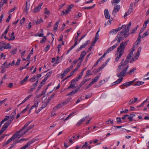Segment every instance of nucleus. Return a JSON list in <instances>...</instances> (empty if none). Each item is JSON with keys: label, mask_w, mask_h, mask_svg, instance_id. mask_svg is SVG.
Returning <instances> with one entry per match:
<instances>
[{"label": "nucleus", "mask_w": 149, "mask_h": 149, "mask_svg": "<svg viewBox=\"0 0 149 149\" xmlns=\"http://www.w3.org/2000/svg\"><path fill=\"white\" fill-rule=\"evenodd\" d=\"M136 70V68H134L133 69L130 70L129 72H127V74H132L134 73V71Z\"/></svg>", "instance_id": "f704fd0d"}, {"label": "nucleus", "mask_w": 149, "mask_h": 149, "mask_svg": "<svg viewBox=\"0 0 149 149\" xmlns=\"http://www.w3.org/2000/svg\"><path fill=\"white\" fill-rule=\"evenodd\" d=\"M46 39V36H44L43 37V38H42V40H40V42L41 43L45 42Z\"/></svg>", "instance_id": "de8ad7c7"}, {"label": "nucleus", "mask_w": 149, "mask_h": 149, "mask_svg": "<svg viewBox=\"0 0 149 149\" xmlns=\"http://www.w3.org/2000/svg\"><path fill=\"white\" fill-rule=\"evenodd\" d=\"M7 0H1L0 2V6L1 7L4 4H6L7 3Z\"/></svg>", "instance_id": "c9c22d12"}, {"label": "nucleus", "mask_w": 149, "mask_h": 149, "mask_svg": "<svg viewBox=\"0 0 149 149\" xmlns=\"http://www.w3.org/2000/svg\"><path fill=\"white\" fill-rule=\"evenodd\" d=\"M59 21L60 20H58L57 22H56L54 25V27H57V28H58V24L59 23Z\"/></svg>", "instance_id": "e2e57ef3"}, {"label": "nucleus", "mask_w": 149, "mask_h": 149, "mask_svg": "<svg viewBox=\"0 0 149 149\" xmlns=\"http://www.w3.org/2000/svg\"><path fill=\"white\" fill-rule=\"evenodd\" d=\"M87 146H88V142H86L85 143L84 145L81 147V149L83 148H86V149H87Z\"/></svg>", "instance_id": "09e8293b"}, {"label": "nucleus", "mask_w": 149, "mask_h": 149, "mask_svg": "<svg viewBox=\"0 0 149 149\" xmlns=\"http://www.w3.org/2000/svg\"><path fill=\"white\" fill-rule=\"evenodd\" d=\"M134 50L135 49L134 47L132 49V50H131L130 52L128 54V56L127 57V58L125 61V62L126 63H129V59L131 58L132 55L133 54Z\"/></svg>", "instance_id": "9d476101"}, {"label": "nucleus", "mask_w": 149, "mask_h": 149, "mask_svg": "<svg viewBox=\"0 0 149 149\" xmlns=\"http://www.w3.org/2000/svg\"><path fill=\"white\" fill-rule=\"evenodd\" d=\"M124 28H123L121 31L119 32L118 33V35H123L126 36V37H127L129 35L130 33H128L129 31V29L127 27V25H125Z\"/></svg>", "instance_id": "7ed1b4c3"}, {"label": "nucleus", "mask_w": 149, "mask_h": 149, "mask_svg": "<svg viewBox=\"0 0 149 149\" xmlns=\"http://www.w3.org/2000/svg\"><path fill=\"white\" fill-rule=\"evenodd\" d=\"M147 99L146 100H144L141 104L138 106V107H142L144 104L146 103L147 100Z\"/></svg>", "instance_id": "864d4df0"}, {"label": "nucleus", "mask_w": 149, "mask_h": 149, "mask_svg": "<svg viewBox=\"0 0 149 149\" xmlns=\"http://www.w3.org/2000/svg\"><path fill=\"white\" fill-rule=\"evenodd\" d=\"M7 63V61H6L3 64V65L1 66L2 69H5L6 68V67H5V66H6V64Z\"/></svg>", "instance_id": "5fc2aeb1"}, {"label": "nucleus", "mask_w": 149, "mask_h": 149, "mask_svg": "<svg viewBox=\"0 0 149 149\" xmlns=\"http://www.w3.org/2000/svg\"><path fill=\"white\" fill-rule=\"evenodd\" d=\"M38 140V139L36 138H34L32 139V140L29 141L25 145L23 146L19 149H25L27 148L29 146H30V145L32 144V143H34L35 141H37Z\"/></svg>", "instance_id": "6e6552de"}, {"label": "nucleus", "mask_w": 149, "mask_h": 149, "mask_svg": "<svg viewBox=\"0 0 149 149\" xmlns=\"http://www.w3.org/2000/svg\"><path fill=\"white\" fill-rule=\"evenodd\" d=\"M17 51V48H15L14 49H13V50H12L11 52V54L14 55L15 54Z\"/></svg>", "instance_id": "8fccbe9b"}, {"label": "nucleus", "mask_w": 149, "mask_h": 149, "mask_svg": "<svg viewBox=\"0 0 149 149\" xmlns=\"http://www.w3.org/2000/svg\"><path fill=\"white\" fill-rule=\"evenodd\" d=\"M14 32L13 31L11 34V36H10L12 37L10 38H9L8 39V40L9 41L10 40H13L15 39V36H14Z\"/></svg>", "instance_id": "bb28decb"}, {"label": "nucleus", "mask_w": 149, "mask_h": 149, "mask_svg": "<svg viewBox=\"0 0 149 149\" xmlns=\"http://www.w3.org/2000/svg\"><path fill=\"white\" fill-rule=\"evenodd\" d=\"M92 74H91V70H88L87 71L86 74L85 75L84 78H85L88 77L89 75H91Z\"/></svg>", "instance_id": "4c0bfd02"}, {"label": "nucleus", "mask_w": 149, "mask_h": 149, "mask_svg": "<svg viewBox=\"0 0 149 149\" xmlns=\"http://www.w3.org/2000/svg\"><path fill=\"white\" fill-rule=\"evenodd\" d=\"M32 121H30L26 123L21 129L16 132L15 134H16L17 135V137L19 136L20 137L23 136L27 132L26 130H24V129L29 125Z\"/></svg>", "instance_id": "f03ea898"}, {"label": "nucleus", "mask_w": 149, "mask_h": 149, "mask_svg": "<svg viewBox=\"0 0 149 149\" xmlns=\"http://www.w3.org/2000/svg\"><path fill=\"white\" fill-rule=\"evenodd\" d=\"M17 137V135L16 134H14L12 137L9 139L6 142L8 144L13 139H15Z\"/></svg>", "instance_id": "aec40b11"}, {"label": "nucleus", "mask_w": 149, "mask_h": 149, "mask_svg": "<svg viewBox=\"0 0 149 149\" xmlns=\"http://www.w3.org/2000/svg\"><path fill=\"white\" fill-rule=\"evenodd\" d=\"M127 63H126L125 62V63H123L121 65H120L118 66L117 69V71L118 72H120V70L123 69L124 70V68H126V67L127 66H126V64Z\"/></svg>", "instance_id": "f8f14e48"}, {"label": "nucleus", "mask_w": 149, "mask_h": 149, "mask_svg": "<svg viewBox=\"0 0 149 149\" xmlns=\"http://www.w3.org/2000/svg\"><path fill=\"white\" fill-rule=\"evenodd\" d=\"M42 3L39 4L38 6L34 9L33 10V12L34 13H36L39 11L41 8V7L42 6Z\"/></svg>", "instance_id": "2eb2a0df"}, {"label": "nucleus", "mask_w": 149, "mask_h": 149, "mask_svg": "<svg viewBox=\"0 0 149 149\" xmlns=\"http://www.w3.org/2000/svg\"><path fill=\"white\" fill-rule=\"evenodd\" d=\"M141 47H140L138 49L137 52L136 53V54H137V55H139L140 54V52L141 51Z\"/></svg>", "instance_id": "603ef678"}, {"label": "nucleus", "mask_w": 149, "mask_h": 149, "mask_svg": "<svg viewBox=\"0 0 149 149\" xmlns=\"http://www.w3.org/2000/svg\"><path fill=\"white\" fill-rule=\"evenodd\" d=\"M149 34V30L145 32V33H143V34L142 35V38H144L146 36H147L148 34Z\"/></svg>", "instance_id": "37998d69"}, {"label": "nucleus", "mask_w": 149, "mask_h": 149, "mask_svg": "<svg viewBox=\"0 0 149 149\" xmlns=\"http://www.w3.org/2000/svg\"><path fill=\"white\" fill-rule=\"evenodd\" d=\"M26 19L24 17L22 19L20 20V23L21 24H22L24 23L25 20Z\"/></svg>", "instance_id": "052dcab7"}, {"label": "nucleus", "mask_w": 149, "mask_h": 149, "mask_svg": "<svg viewBox=\"0 0 149 149\" xmlns=\"http://www.w3.org/2000/svg\"><path fill=\"white\" fill-rule=\"evenodd\" d=\"M144 82L138 81L136 82L135 84H133V85L140 86L143 84L144 83Z\"/></svg>", "instance_id": "2f4dec72"}, {"label": "nucleus", "mask_w": 149, "mask_h": 149, "mask_svg": "<svg viewBox=\"0 0 149 149\" xmlns=\"http://www.w3.org/2000/svg\"><path fill=\"white\" fill-rule=\"evenodd\" d=\"M86 52L85 51H82L81 54V55L82 56H83V57H84L86 56Z\"/></svg>", "instance_id": "4d7b16f0"}, {"label": "nucleus", "mask_w": 149, "mask_h": 149, "mask_svg": "<svg viewBox=\"0 0 149 149\" xmlns=\"http://www.w3.org/2000/svg\"><path fill=\"white\" fill-rule=\"evenodd\" d=\"M126 36L123 35H118L116 37L115 39L113 40V42L114 41L116 40L117 39L118 42L116 44H117V45H118L119 43L121 40H124V39L127 37H126Z\"/></svg>", "instance_id": "39448f33"}, {"label": "nucleus", "mask_w": 149, "mask_h": 149, "mask_svg": "<svg viewBox=\"0 0 149 149\" xmlns=\"http://www.w3.org/2000/svg\"><path fill=\"white\" fill-rule=\"evenodd\" d=\"M47 80L45 78L44 79H43L41 82L40 84L42 85H44L45 83V81Z\"/></svg>", "instance_id": "69168bd1"}, {"label": "nucleus", "mask_w": 149, "mask_h": 149, "mask_svg": "<svg viewBox=\"0 0 149 149\" xmlns=\"http://www.w3.org/2000/svg\"><path fill=\"white\" fill-rule=\"evenodd\" d=\"M110 59V58H109L107 60H106V61L105 62L102 64V66L100 67L96 71V72H98L100 71L101 70L103 69L105 67V66L107 65V63L109 62Z\"/></svg>", "instance_id": "9b49d317"}, {"label": "nucleus", "mask_w": 149, "mask_h": 149, "mask_svg": "<svg viewBox=\"0 0 149 149\" xmlns=\"http://www.w3.org/2000/svg\"><path fill=\"white\" fill-rule=\"evenodd\" d=\"M117 44H115L113 46H112L108 48L107 50H106L107 52L108 53H109V52L113 51L114 49L116 48L117 46Z\"/></svg>", "instance_id": "f3484780"}, {"label": "nucleus", "mask_w": 149, "mask_h": 149, "mask_svg": "<svg viewBox=\"0 0 149 149\" xmlns=\"http://www.w3.org/2000/svg\"><path fill=\"white\" fill-rule=\"evenodd\" d=\"M128 67L129 66L127 65L126 68H124L122 71L118 72V73L117 74V76L119 78H121V77H123L125 76V75L126 73Z\"/></svg>", "instance_id": "423d86ee"}, {"label": "nucleus", "mask_w": 149, "mask_h": 149, "mask_svg": "<svg viewBox=\"0 0 149 149\" xmlns=\"http://www.w3.org/2000/svg\"><path fill=\"white\" fill-rule=\"evenodd\" d=\"M117 32V30L116 29H113L110 31V33L113 34H116Z\"/></svg>", "instance_id": "79ce46f5"}, {"label": "nucleus", "mask_w": 149, "mask_h": 149, "mask_svg": "<svg viewBox=\"0 0 149 149\" xmlns=\"http://www.w3.org/2000/svg\"><path fill=\"white\" fill-rule=\"evenodd\" d=\"M134 81L135 80H134L133 81H130L128 82H126L125 83L123 84H122V86H126L127 87L130 86L133 83Z\"/></svg>", "instance_id": "a211bd4d"}, {"label": "nucleus", "mask_w": 149, "mask_h": 149, "mask_svg": "<svg viewBox=\"0 0 149 149\" xmlns=\"http://www.w3.org/2000/svg\"><path fill=\"white\" fill-rule=\"evenodd\" d=\"M79 90V88H76L75 90H73L72 91L70 92L68 95H74Z\"/></svg>", "instance_id": "b1692460"}, {"label": "nucleus", "mask_w": 149, "mask_h": 149, "mask_svg": "<svg viewBox=\"0 0 149 149\" xmlns=\"http://www.w3.org/2000/svg\"><path fill=\"white\" fill-rule=\"evenodd\" d=\"M71 83V84L68 88V89H70L71 88H75V86L74 84Z\"/></svg>", "instance_id": "c03bdc74"}, {"label": "nucleus", "mask_w": 149, "mask_h": 149, "mask_svg": "<svg viewBox=\"0 0 149 149\" xmlns=\"http://www.w3.org/2000/svg\"><path fill=\"white\" fill-rule=\"evenodd\" d=\"M38 80H37V81H36V82L35 83H34L32 85V86H31V87L35 89L36 88V87L37 86V85H38Z\"/></svg>", "instance_id": "473e14b6"}, {"label": "nucleus", "mask_w": 149, "mask_h": 149, "mask_svg": "<svg viewBox=\"0 0 149 149\" xmlns=\"http://www.w3.org/2000/svg\"><path fill=\"white\" fill-rule=\"evenodd\" d=\"M114 5L115 6L112 12L113 13H116L118 12L120 8V6L119 5Z\"/></svg>", "instance_id": "4468645a"}, {"label": "nucleus", "mask_w": 149, "mask_h": 149, "mask_svg": "<svg viewBox=\"0 0 149 149\" xmlns=\"http://www.w3.org/2000/svg\"><path fill=\"white\" fill-rule=\"evenodd\" d=\"M100 75H98L97 77H95L94 79H92V81L91 83L93 85L97 81L98 79L100 78Z\"/></svg>", "instance_id": "4be33fe9"}, {"label": "nucleus", "mask_w": 149, "mask_h": 149, "mask_svg": "<svg viewBox=\"0 0 149 149\" xmlns=\"http://www.w3.org/2000/svg\"><path fill=\"white\" fill-rule=\"evenodd\" d=\"M125 25H122V26L121 27H119L117 29H116L117 30V32L119 31L121 29H122L123 28H124Z\"/></svg>", "instance_id": "0e129e2a"}, {"label": "nucleus", "mask_w": 149, "mask_h": 149, "mask_svg": "<svg viewBox=\"0 0 149 149\" xmlns=\"http://www.w3.org/2000/svg\"><path fill=\"white\" fill-rule=\"evenodd\" d=\"M121 0H113L111 1V3L113 5H115L116 4L119 3Z\"/></svg>", "instance_id": "c756f323"}, {"label": "nucleus", "mask_w": 149, "mask_h": 149, "mask_svg": "<svg viewBox=\"0 0 149 149\" xmlns=\"http://www.w3.org/2000/svg\"><path fill=\"white\" fill-rule=\"evenodd\" d=\"M105 81L104 80H101L98 82V85H97L95 87H99V86H101V85H103L104 83H105Z\"/></svg>", "instance_id": "c85d7f7f"}, {"label": "nucleus", "mask_w": 149, "mask_h": 149, "mask_svg": "<svg viewBox=\"0 0 149 149\" xmlns=\"http://www.w3.org/2000/svg\"><path fill=\"white\" fill-rule=\"evenodd\" d=\"M128 41H126L124 42H121L120 43V46L118 47L117 51L118 52L119 55H118V54H117L118 56L115 58L116 62L118 61L124 53L125 47L127 45Z\"/></svg>", "instance_id": "f257e3e1"}, {"label": "nucleus", "mask_w": 149, "mask_h": 149, "mask_svg": "<svg viewBox=\"0 0 149 149\" xmlns=\"http://www.w3.org/2000/svg\"><path fill=\"white\" fill-rule=\"evenodd\" d=\"M45 13L47 14L48 15L50 13V12L49 10H47V8H45Z\"/></svg>", "instance_id": "338daca9"}, {"label": "nucleus", "mask_w": 149, "mask_h": 149, "mask_svg": "<svg viewBox=\"0 0 149 149\" xmlns=\"http://www.w3.org/2000/svg\"><path fill=\"white\" fill-rule=\"evenodd\" d=\"M49 104L48 103H47V102L46 101L43 104H42V109L46 107L48 104Z\"/></svg>", "instance_id": "a18cd8bd"}, {"label": "nucleus", "mask_w": 149, "mask_h": 149, "mask_svg": "<svg viewBox=\"0 0 149 149\" xmlns=\"http://www.w3.org/2000/svg\"><path fill=\"white\" fill-rule=\"evenodd\" d=\"M63 105L62 104V103L59 104L57 105L53 109L54 110H57L58 109L61 108L63 106Z\"/></svg>", "instance_id": "cd10ccee"}, {"label": "nucleus", "mask_w": 149, "mask_h": 149, "mask_svg": "<svg viewBox=\"0 0 149 149\" xmlns=\"http://www.w3.org/2000/svg\"><path fill=\"white\" fill-rule=\"evenodd\" d=\"M52 71L50 72H48L45 75V77L44 78L46 80H47L48 78L49 77L51 74L52 73Z\"/></svg>", "instance_id": "72a5a7b5"}, {"label": "nucleus", "mask_w": 149, "mask_h": 149, "mask_svg": "<svg viewBox=\"0 0 149 149\" xmlns=\"http://www.w3.org/2000/svg\"><path fill=\"white\" fill-rule=\"evenodd\" d=\"M34 125H31L29 126V127H28L26 129V131H27V132H28V131L32 128L34 127Z\"/></svg>", "instance_id": "49530a36"}, {"label": "nucleus", "mask_w": 149, "mask_h": 149, "mask_svg": "<svg viewBox=\"0 0 149 149\" xmlns=\"http://www.w3.org/2000/svg\"><path fill=\"white\" fill-rule=\"evenodd\" d=\"M34 76H35L36 78V79H38L39 78H40V77H41V74H38L37 75H35Z\"/></svg>", "instance_id": "13d9d810"}, {"label": "nucleus", "mask_w": 149, "mask_h": 149, "mask_svg": "<svg viewBox=\"0 0 149 149\" xmlns=\"http://www.w3.org/2000/svg\"><path fill=\"white\" fill-rule=\"evenodd\" d=\"M43 21L42 19H38L35 22V24L38 25L41 23Z\"/></svg>", "instance_id": "a19ab883"}, {"label": "nucleus", "mask_w": 149, "mask_h": 149, "mask_svg": "<svg viewBox=\"0 0 149 149\" xmlns=\"http://www.w3.org/2000/svg\"><path fill=\"white\" fill-rule=\"evenodd\" d=\"M138 100V98L136 97L134 98V100H133V99H132L128 103V105H131L132 104H133L135 103Z\"/></svg>", "instance_id": "5701e85b"}, {"label": "nucleus", "mask_w": 149, "mask_h": 149, "mask_svg": "<svg viewBox=\"0 0 149 149\" xmlns=\"http://www.w3.org/2000/svg\"><path fill=\"white\" fill-rule=\"evenodd\" d=\"M29 77V76H27L24 79L20 82V84L21 85H22L24 82L26 81Z\"/></svg>", "instance_id": "e433bc0d"}, {"label": "nucleus", "mask_w": 149, "mask_h": 149, "mask_svg": "<svg viewBox=\"0 0 149 149\" xmlns=\"http://www.w3.org/2000/svg\"><path fill=\"white\" fill-rule=\"evenodd\" d=\"M73 68V65H71L70 67H69L67 68L66 69H65L63 72L66 74L70 71Z\"/></svg>", "instance_id": "412c9836"}, {"label": "nucleus", "mask_w": 149, "mask_h": 149, "mask_svg": "<svg viewBox=\"0 0 149 149\" xmlns=\"http://www.w3.org/2000/svg\"><path fill=\"white\" fill-rule=\"evenodd\" d=\"M84 84L82 81H81V83L79 84V86L77 88H79V90L80 88Z\"/></svg>", "instance_id": "774afa93"}, {"label": "nucleus", "mask_w": 149, "mask_h": 149, "mask_svg": "<svg viewBox=\"0 0 149 149\" xmlns=\"http://www.w3.org/2000/svg\"><path fill=\"white\" fill-rule=\"evenodd\" d=\"M9 125H8L6 123H5L0 130V136L2 134L3 132L8 127Z\"/></svg>", "instance_id": "ddd939ff"}, {"label": "nucleus", "mask_w": 149, "mask_h": 149, "mask_svg": "<svg viewBox=\"0 0 149 149\" xmlns=\"http://www.w3.org/2000/svg\"><path fill=\"white\" fill-rule=\"evenodd\" d=\"M89 42V40H87L84 45L81 46L82 48L85 47Z\"/></svg>", "instance_id": "ea45409f"}, {"label": "nucleus", "mask_w": 149, "mask_h": 149, "mask_svg": "<svg viewBox=\"0 0 149 149\" xmlns=\"http://www.w3.org/2000/svg\"><path fill=\"white\" fill-rule=\"evenodd\" d=\"M29 5H27V2L26 3V6L24 9V11L26 13V14H27L28 10L29 8Z\"/></svg>", "instance_id": "393cba45"}, {"label": "nucleus", "mask_w": 149, "mask_h": 149, "mask_svg": "<svg viewBox=\"0 0 149 149\" xmlns=\"http://www.w3.org/2000/svg\"><path fill=\"white\" fill-rule=\"evenodd\" d=\"M74 6L73 5H71L68 6L67 9L65 10V11L63 10L62 11L63 13V14H61V15H67L71 11V9Z\"/></svg>", "instance_id": "1a4fd4ad"}, {"label": "nucleus", "mask_w": 149, "mask_h": 149, "mask_svg": "<svg viewBox=\"0 0 149 149\" xmlns=\"http://www.w3.org/2000/svg\"><path fill=\"white\" fill-rule=\"evenodd\" d=\"M84 58L83 56L80 55V57L78 58L79 60L81 62H82L84 60Z\"/></svg>", "instance_id": "680f3d73"}, {"label": "nucleus", "mask_w": 149, "mask_h": 149, "mask_svg": "<svg viewBox=\"0 0 149 149\" xmlns=\"http://www.w3.org/2000/svg\"><path fill=\"white\" fill-rule=\"evenodd\" d=\"M16 109H15L11 113L10 115V119L8 120L7 122H6V123L8 124V125H10L12 123V121H13L14 116L16 114Z\"/></svg>", "instance_id": "0eeeda50"}, {"label": "nucleus", "mask_w": 149, "mask_h": 149, "mask_svg": "<svg viewBox=\"0 0 149 149\" xmlns=\"http://www.w3.org/2000/svg\"><path fill=\"white\" fill-rule=\"evenodd\" d=\"M88 116H86L85 117H84L79 120L77 123L76 125L77 126H79L82 124V123L88 117Z\"/></svg>", "instance_id": "6ab92c4d"}, {"label": "nucleus", "mask_w": 149, "mask_h": 149, "mask_svg": "<svg viewBox=\"0 0 149 149\" xmlns=\"http://www.w3.org/2000/svg\"><path fill=\"white\" fill-rule=\"evenodd\" d=\"M104 13L106 18L109 19L110 18V16L108 10L107 9H105Z\"/></svg>", "instance_id": "dca6fc26"}, {"label": "nucleus", "mask_w": 149, "mask_h": 149, "mask_svg": "<svg viewBox=\"0 0 149 149\" xmlns=\"http://www.w3.org/2000/svg\"><path fill=\"white\" fill-rule=\"evenodd\" d=\"M139 27V25H137L134 29H133L132 30V31L131 32L132 33H134L135 32V31H136V30Z\"/></svg>", "instance_id": "6e6d98bb"}, {"label": "nucleus", "mask_w": 149, "mask_h": 149, "mask_svg": "<svg viewBox=\"0 0 149 149\" xmlns=\"http://www.w3.org/2000/svg\"><path fill=\"white\" fill-rule=\"evenodd\" d=\"M35 78L36 77L35 76H33L32 77L31 79H29V81H31L32 82H33L35 81Z\"/></svg>", "instance_id": "3c124183"}, {"label": "nucleus", "mask_w": 149, "mask_h": 149, "mask_svg": "<svg viewBox=\"0 0 149 149\" xmlns=\"http://www.w3.org/2000/svg\"><path fill=\"white\" fill-rule=\"evenodd\" d=\"M11 46L10 44H6L4 42H0V49L2 50L3 49H11Z\"/></svg>", "instance_id": "20e7f679"}, {"label": "nucleus", "mask_w": 149, "mask_h": 149, "mask_svg": "<svg viewBox=\"0 0 149 149\" xmlns=\"http://www.w3.org/2000/svg\"><path fill=\"white\" fill-rule=\"evenodd\" d=\"M116 120L117 122L118 123H121L122 120H121V118L120 117H117L116 118Z\"/></svg>", "instance_id": "bf43d9fd"}, {"label": "nucleus", "mask_w": 149, "mask_h": 149, "mask_svg": "<svg viewBox=\"0 0 149 149\" xmlns=\"http://www.w3.org/2000/svg\"><path fill=\"white\" fill-rule=\"evenodd\" d=\"M38 101H35L34 105H33V106H32L31 107V110L34 107H37L38 106Z\"/></svg>", "instance_id": "58836bf2"}, {"label": "nucleus", "mask_w": 149, "mask_h": 149, "mask_svg": "<svg viewBox=\"0 0 149 149\" xmlns=\"http://www.w3.org/2000/svg\"><path fill=\"white\" fill-rule=\"evenodd\" d=\"M54 95V94H53L50 96L49 97H48V99H47V100H46V101L47 102V103H48L49 104V102L53 98Z\"/></svg>", "instance_id": "7c9ffc66"}, {"label": "nucleus", "mask_w": 149, "mask_h": 149, "mask_svg": "<svg viewBox=\"0 0 149 149\" xmlns=\"http://www.w3.org/2000/svg\"><path fill=\"white\" fill-rule=\"evenodd\" d=\"M81 78L79 76H78L75 79H72L71 81V83H74L78 81L79 79Z\"/></svg>", "instance_id": "a878e982"}]
</instances>
